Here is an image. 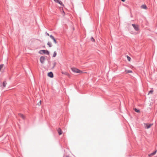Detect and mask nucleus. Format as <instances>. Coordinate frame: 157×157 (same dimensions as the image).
<instances>
[{
    "mask_svg": "<svg viewBox=\"0 0 157 157\" xmlns=\"http://www.w3.org/2000/svg\"><path fill=\"white\" fill-rule=\"evenodd\" d=\"M55 0H54V1H55Z\"/></svg>",
    "mask_w": 157,
    "mask_h": 157,
    "instance_id": "nucleus-29",
    "label": "nucleus"
},
{
    "mask_svg": "<svg viewBox=\"0 0 157 157\" xmlns=\"http://www.w3.org/2000/svg\"><path fill=\"white\" fill-rule=\"evenodd\" d=\"M6 82H4L3 83V86L4 87H5L6 86Z\"/></svg>",
    "mask_w": 157,
    "mask_h": 157,
    "instance_id": "nucleus-17",
    "label": "nucleus"
},
{
    "mask_svg": "<svg viewBox=\"0 0 157 157\" xmlns=\"http://www.w3.org/2000/svg\"><path fill=\"white\" fill-rule=\"evenodd\" d=\"M19 115L20 117H21L23 119H25V117L23 114H19Z\"/></svg>",
    "mask_w": 157,
    "mask_h": 157,
    "instance_id": "nucleus-10",
    "label": "nucleus"
},
{
    "mask_svg": "<svg viewBox=\"0 0 157 157\" xmlns=\"http://www.w3.org/2000/svg\"><path fill=\"white\" fill-rule=\"evenodd\" d=\"M50 37L51 38H52L53 40L54 38V36H52V35H51L50 36Z\"/></svg>",
    "mask_w": 157,
    "mask_h": 157,
    "instance_id": "nucleus-24",
    "label": "nucleus"
},
{
    "mask_svg": "<svg viewBox=\"0 0 157 157\" xmlns=\"http://www.w3.org/2000/svg\"><path fill=\"white\" fill-rule=\"evenodd\" d=\"M125 71L126 73H132V71L131 70H125Z\"/></svg>",
    "mask_w": 157,
    "mask_h": 157,
    "instance_id": "nucleus-14",
    "label": "nucleus"
},
{
    "mask_svg": "<svg viewBox=\"0 0 157 157\" xmlns=\"http://www.w3.org/2000/svg\"><path fill=\"white\" fill-rule=\"evenodd\" d=\"M39 53L40 54H42V53H44V54H46L47 55L49 54V52L48 50H41L39 51Z\"/></svg>",
    "mask_w": 157,
    "mask_h": 157,
    "instance_id": "nucleus-2",
    "label": "nucleus"
},
{
    "mask_svg": "<svg viewBox=\"0 0 157 157\" xmlns=\"http://www.w3.org/2000/svg\"><path fill=\"white\" fill-rule=\"evenodd\" d=\"M66 75H67V76L69 77L70 76V74H69V73L67 72L66 73Z\"/></svg>",
    "mask_w": 157,
    "mask_h": 157,
    "instance_id": "nucleus-25",
    "label": "nucleus"
},
{
    "mask_svg": "<svg viewBox=\"0 0 157 157\" xmlns=\"http://www.w3.org/2000/svg\"><path fill=\"white\" fill-rule=\"evenodd\" d=\"M47 44L48 45L49 47H51L52 46V44L50 42H48L47 43Z\"/></svg>",
    "mask_w": 157,
    "mask_h": 157,
    "instance_id": "nucleus-15",
    "label": "nucleus"
},
{
    "mask_svg": "<svg viewBox=\"0 0 157 157\" xmlns=\"http://www.w3.org/2000/svg\"><path fill=\"white\" fill-rule=\"evenodd\" d=\"M121 1L123 2H124L125 0H121Z\"/></svg>",
    "mask_w": 157,
    "mask_h": 157,
    "instance_id": "nucleus-28",
    "label": "nucleus"
},
{
    "mask_svg": "<svg viewBox=\"0 0 157 157\" xmlns=\"http://www.w3.org/2000/svg\"><path fill=\"white\" fill-rule=\"evenodd\" d=\"M45 60V57L44 56H41L40 58V61L42 63H43Z\"/></svg>",
    "mask_w": 157,
    "mask_h": 157,
    "instance_id": "nucleus-5",
    "label": "nucleus"
},
{
    "mask_svg": "<svg viewBox=\"0 0 157 157\" xmlns=\"http://www.w3.org/2000/svg\"><path fill=\"white\" fill-rule=\"evenodd\" d=\"M58 132L59 133V135H61L62 134V131L60 128H59L57 130Z\"/></svg>",
    "mask_w": 157,
    "mask_h": 157,
    "instance_id": "nucleus-9",
    "label": "nucleus"
},
{
    "mask_svg": "<svg viewBox=\"0 0 157 157\" xmlns=\"http://www.w3.org/2000/svg\"><path fill=\"white\" fill-rule=\"evenodd\" d=\"M53 40H54L55 44H56V43H57V42L56 40H55V39L54 38L53 39Z\"/></svg>",
    "mask_w": 157,
    "mask_h": 157,
    "instance_id": "nucleus-22",
    "label": "nucleus"
},
{
    "mask_svg": "<svg viewBox=\"0 0 157 157\" xmlns=\"http://www.w3.org/2000/svg\"><path fill=\"white\" fill-rule=\"evenodd\" d=\"M153 92V91L151 90H150L149 91V93H152Z\"/></svg>",
    "mask_w": 157,
    "mask_h": 157,
    "instance_id": "nucleus-26",
    "label": "nucleus"
},
{
    "mask_svg": "<svg viewBox=\"0 0 157 157\" xmlns=\"http://www.w3.org/2000/svg\"><path fill=\"white\" fill-rule=\"evenodd\" d=\"M53 68H54V67H55V65H56V62H54V63H53Z\"/></svg>",
    "mask_w": 157,
    "mask_h": 157,
    "instance_id": "nucleus-21",
    "label": "nucleus"
},
{
    "mask_svg": "<svg viewBox=\"0 0 157 157\" xmlns=\"http://www.w3.org/2000/svg\"><path fill=\"white\" fill-rule=\"evenodd\" d=\"M71 69L72 71L74 73H83L82 71L78 70V68H71Z\"/></svg>",
    "mask_w": 157,
    "mask_h": 157,
    "instance_id": "nucleus-1",
    "label": "nucleus"
},
{
    "mask_svg": "<svg viewBox=\"0 0 157 157\" xmlns=\"http://www.w3.org/2000/svg\"><path fill=\"white\" fill-rule=\"evenodd\" d=\"M48 76L51 78H52L53 77V74L52 72H49L48 74Z\"/></svg>",
    "mask_w": 157,
    "mask_h": 157,
    "instance_id": "nucleus-8",
    "label": "nucleus"
},
{
    "mask_svg": "<svg viewBox=\"0 0 157 157\" xmlns=\"http://www.w3.org/2000/svg\"><path fill=\"white\" fill-rule=\"evenodd\" d=\"M41 101H40L38 103L37 105H38L39 106H40V105L41 104Z\"/></svg>",
    "mask_w": 157,
    "mask_h": 157,
    "instance_id": "nucleus-20",
    "label": "nucleus"
},
{
    "mask_svg": "<svg viewBox=\"0 0 157 157\" xmlns=\"http://www.w3.org/2000/svg\"><path fill=\"white\" fill-rule=\"evenodd\" d=\"M66 73H67V72H62V74H65L66 75Z\"/></svg>",
    "mask_w": 157,
    "mask_h": 157,
    "instance_id": "nucleus-23",
    "label": "nucleus"
},
{
    "mask_svg": "<svg viewBox=\"0 0 157 157\" xmlns=\"http://www.w3.org/2000/svg\"><path fill=\"white\" fill-rule=\"evenodd\" d=\"M141 8L143 9H147V6L145 5H142L141 6Z\"/></svg>",
    "mask_w": 157,
    "mask_h": 157,
    "instance_id": "nucleus-11",
    "label": "nucleus"
},
{
    "mask_svg": "<svg viewBox=\"0 0 157 157\" xmlns=\"http://www.w3.org/2000/svg\"><path fill=\"white\" fill-rule=\"evenodd\" d=\"M153 124H144V127L145 128L148 129L152 126V125H153Z\"/></svg>",
    "mask_w": 157,
    "mask_h": 157,
    "instance_id": "nucleus-3",
    "label": "nucleus"
},
{
    "mask_svg": "<svg viewBox=\"0 0 157 157\" xmlns=\"http://www.w3.org/2000/svg\"><path fill=\"white\" fill-rule=\"evenodd\" d=\"M55 2L59 3V4L62 5V6H64V5L61 1H60L59 0H56Z\"/></svg>",
    "mask_w": 157,
    "mask_h": 157,
    "instance_id": "nucleus-7",
    "label": "nucleus"
},
{
    "mask_svg": "<svg viewBox=\"0 0 157 157\" xmlns=\"http://www.w3.org/2000/svg\"><path fill=\"white\" fill-rule=\"evenodd\" d=\"M91 40L93 42H95V40L94 39V38H93V37H91Z\"/></svg>",
    "mask_w": 157,
    "mask_h": 157,
    "instance_id": "nucleus-19",
    "label": "nucleus"
},
{
    "mask_svg": "<svg viewBox=\"0 0 157 157\" xmlns=\"http://www.w3.org/2000/svg\"><path fill=\"white\" fill-rule=\"evenodd\" d=\"M157 152V150H155L154 152H153L152 153H151V154H149L148 155V156L149 157H152V156H153L154 155L156 154V152Z\"/></svg>",
    "mask_w": 157,
    "mask_h": 157,
    "instance_id": "nucleus-6",
    "label": "nucleus"
},
{
    "mask_svg": "<svg viewBox=\"0 0 157 157\" xmlns=\"http://www.w3.org/2000/svg\"><path fill=\"white\" fill-rule=\"evenodd\" d=\"M132 26L133 27L134 29H135L136 31H138L139 29L138 25H135L134 24H132Z\"/></svg>",
    "mask_w": 157,
    "mask_h": 157,
    "instance_id": "nucleus-4",
    "label": "nucleus"
},
{
    "mask_svg": "<svg viewBox=\"0 0 157 157\" xmlns=\"http://www.w3.org/2000/svg\"><path fill=\"white\" fill-rule=\"evenodd\" d=\"M57 55V53L56 52H54L53 53V57H55Z\"/></svg>",
    "mask_w": 157,
    "mask_h": 157,
    "instance_id": "nucleus-16",
    "label": "nucleus"
},
{
    "mask_svg": "<svg viewBox=\"0 0 157 157\" xmlns=\"http://www.w3.org/2000/svg\"><path fill=\"white\" fill-rule=\"evenodd\" d=\"M4 67V64H2L0 65V71H2V70Z\"/></svg>",
    "mask_w": 157,
    "mask_h": 157,
    "instance_id": "nucleus-12",
    "label": "nucleus"
},
{
    "mask_svg": "<svg viewBox=\"0 0 157 157\" xmlns=\"http://www.w3.org/2000/svg\"><path fill=\"white\" fill-rule=\"evenodd\" d=\"M134 109L135 110V111L137 113H139L140 112V110H138V109H136V108H134Z\"/></svg>",
    "mask_w": 157,
    "mask_h": 157,
    "instance_id": "nucleus-13",
    "label": "nucleus"
},
{
    "mask_svg": "<svg viewBox=\"0 0 157 157\" xmlns=\"http://www.w3.org/2000/svg\"><path fill=\"white\" fill-rule=\"evenodd\" d=\"M127 58L128 59V61H130V60H131V58H130V57L129 56H127Z\"/></svg>",
    "mask_w": 157,
    "mask_h": 157,
    "instance_id": "nucleus-18",
    "label": "nucleus"
},
{
    "mask_svg": "<svg viewBox=\"0 0 157 157\" xmlns=\"http://www.w3.org/2000/svg\"><path fill=\"white\" fill-rule=\"evenodd\" d=\"M47 35H48V36H49V33H47Z\"/></svg>",
    "mask_w": 157,
    "mask_h": 157,
    "instance_id": "nucleus-27",
    "label": "nucleus"
}]
</instances>
